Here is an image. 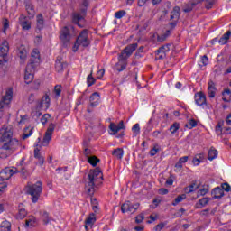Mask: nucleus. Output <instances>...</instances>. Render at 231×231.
<instances>
[{
	"instance_id": "34",
	"label": "nucleus",
	"mask_w": 231,
	"mask_h": 231,
	"mask_svg": "<svg viewBox=\"0 0 231 231\" xmlns=\"http://www.w3.org/2000/svg\"><path fill=\"white\" fill-rule=\"evenodd\" d=\"M231 32L227 31L219 40L218 43L223 46L228 42V40L230 39Z\"/></svg>"
},
{
	"instance_id": "22",
	"label": "nucleus",
	"mask_w": 231,
	"mask_h": 231,
	"mask_svg": "<svg viewBox=\"0 0 231 231\" xmlns=\"http://www.w3.org/2000/svg\"><path fill=\"white\" fill-rule=\"evenodd\" d=\"M50 96L48 94H45L42 97V100L37 104V108L38 109H42V107H45V109H48L50 107Z\"/></svg>"
},
{
	"instance_id": "5",
	"label": "nucleus",
	"mask_w": 231,
	"mask_h": 231,
	"mask_svg": "<svg viewBox=\"0 0 231 231\" xmlns=\"http://www.w3.org/2000/svg\"><path fill=\"white\" fill-rule=\"evenodd\" d=\"M12 98H14V89L9 88L5 91V95L2 97L0 101V111L3 109H8L10 104L12 103Z\"/></svg>"
},
{
	"instance_id": "26",
	"label": "nucleus",
	"mask_w": 231,
	"mask_h": 231,
	"mask_svg": "<svg viewBox=\"0 0 231 231\" xmlns=\"http://www.w3.org/2000/svg\"><path fill=\"white\" fill-rule=\"evenodd\" d=\"M90 106L92 107H97L100 104V94L98 92H94L90 97Z\"/></svg>"
},
{
	"instance_id": "6",
	"label": "nucleus",
	"mask_w": 231,
	"mask_h": 231,
	"mask_svg": "<svg viewBox=\"0 0 231 231\" xmlns=\"http://www.w3.org/2000/svg\"><path fill=\"white\" fill-rule=\"evenodd\" d=\"M14 136L12 126L4 125L0 128V142H8Z\"/></svg>"
},
{
	"instance_id": "18",
	"label": "nucleus",
	"mask_w": 231,
	"mask_h": 231,
	"mask_svg": "<svg viewBox=\"0 0 231 231\" xmlns=\"http://www.w3.org/2000/svg\"><path fill=\"white\" fill-rule=\"evenodd\" d=\"M136 48H138V43H132L126 46L123 51L121 52V55H125L126 59H129L131 55H133V52L136 51Z\"/></svg>"
},
{
	"instance_id": "28",
	"label": "nucleus",
	"mask_w": 231,
	"mask_h": 231,
	"mask_svg": "<svg viewBox=\"0 0 231 231\" xmlns=\"http://www.w3.org/2000/svg\"><path fill=\"white\" fill-rule=\"evenodd\" d=\"M211 194L214 199H219L225 196V191L223 189L217 187L212 190Z\"/></svg>"
},
{
	"instance_id": "62",
	"label": "nucleus",
	"mask_w": 231,
	"mask_h": 231,
	"mask_svg": "<svg viewBox=\"0 0 231 231\" xmlns=\"http://www.w3.org/2000/svg\"><path fill=\"white\" fill-rule=\"evenodd\" d=\"M162 133L163 134V131L162 130H156L152 133V136L153 138H160V135L162 134Z\"/></svg>"
},
{
	"instance_id": "13",
	"label": "nucleus",
	"mask_w": 231,
	"mask_h": 231,
	"mask_svg": "<svg viewBox=\"0 0 231 231\" xmlns=\"http://www.w3.org/2000/svg\"><path fill=\"white\" fill-rule=\"evenodd\" d=\"M16 170L12 168H5L0 171V181H6L11 179L13 175H14Z\"/></svg>"
},
{
	"instance_id": "16",
	"label": "nucleus",
	"mask_w": 231,
	"mask_h": 231,
	"mask_svg": "<svg viewBox=\"0 0 231 231\" xmlns=\"http://www.w3.org/2000/svg\"><path fill=\"white\" fill-rule=\"evenodd\" d=\"M35 73V69L31 66H27L25 69L24 80L25 84H32L33 82V75Z\"/></svg>"
},
{
	"instance_id": "31",
	"label": "nucleus",
	"mask_w": 231,
	"mask_h": 231,
	"mask_svg": "<svg viewBox=\"0 0 231 231\" xmlns=\"http://www.w3.org/2000/svg\"><path fill=\"white\" fill-rule=\"evenodd\" d=\"M36 26L38 30H42L44 28V17L42 14H38L36 16Z\"/></svg>"
},
{
	"instance_id": "57",
	"label": "nucleus",
	"mask_w": 231,
	"mask_h": 231,
	"mask_svg": "<svg viewBox=\"0 0 231 231\" xmlns=\"http://www.w3.org/2000/svg\"><path fill=\"white\" fill-rule=\"evenodd\" d=\"M10 24L8 20H5L3 23V32L4 33H6V29L9 28Z\"/></svg>"
},
{
	"instance_id": "60",
	"label": "nucleus",
	"mask_w": 231,
	"mask_h": 231,
	"mask_svg": "<svg viewBox=\"0 0 231 231\" xmlns=\"http://www.w3.org/2000/svg\"><path fill=\"white\" fill-rule=\"evenodd\" d=\"M222 190H226V192H230V184L223 183L222 184Z\"/></svg>"
},
{
	"instance_id": "48",
	"label": "nucleus",
	"mask_w": 231,
	"mask_h": 231,
	"mask_svg": "<svg viewBox=\"0 0 231 231\" xmlns=\"http://www.w3.org/2000/svg\"><path fill=\"white\" fill-rule=\"evenodd\" d=\"M194 190H198V185H196V183H192L189 186V188L186 189V192H188V194L194 192Z\"/></svg>"
},
{
	"instance_id": "45",
	"label": "nucleus",
	"mask_w": 231,
	"mask_h": 231,
	"mask_svg": "<svg viewBox=\"0 0 231 231\" xmlns=\"http://www.w3.org/2000/svg\"><path fill=\"white\" fill-rule=\"evenodd\" d=\"M42 220L43 221L44 225H48V223H50L51 219L48 212L43 211V213L42 214Z\"/></svg>"
},
{
	"instance_id": "2",
	"label": "nucleus",
	"mask_w": 231,
	"mask_h": 231,
	"mask_svg": "<svg viewBox=\"0 0 231 231\" xmlns=\"http://www.w3.org/2000/svg\"><path fill=\"white\" fill-rule=\"evenodd\" d=\"M26 193L31 196L32 203H37L42 194V182L37 181L35 184H29L26 186Z\"/></svg>"
},
{
	"instance_id": "23",
	"label": "nucleus",
	"mask_w": 231,
	"mask_h": 231,
	"mask_svg": "<svg viewBox=\"0 0 231 231\" xmlns=\"http://www.w3.org/2000/svg\"><path fill=\"white\" fill-rule=\"evenodd\" d=\"M195 102L197 106H205L207 104V96L203 92H198L195 94Z\"/></svg>"
},
{
	"instance_id": "21",
	"label": "nucleus",
	"mask_w": 231,
	"mask_h": 231,
	"mask_svg": "<svg viewBox=\"0 0 231 231\" xmlns=\"http://www.w3.org/2000/svg\"><path fill=\"white\" fill-rule=\"evenodd\" d=\"M68 64L64 62V59L62 57L58 56L56 59V63H55V69L58 73H60L64 70V68H66Z\"/></svg>"
},
{
	"instance_id": "35",
	"label": "nucleus",
	"mask_w": 231,
	"mask_h": 231,
	"mask_svg": "<svg viewBox=\"0 0 231 231\" xmlns=\"http://www.w3.org/2000/svg\"><path fill=\"white\" fill-rule=\"evenodd\" d=\"M217 150H216V148L214 147H211L208 152V160H209L210 162H212V160H216V158H217Z\"/></svg>"
},
{
	"instance_id": "42",
	"label": "nucleus",
	"mask_w": 231,
	"mask_h": 231,
	"mask_svg": "<svg viewBox=\"0 0 231 231\" xmlns=\"http://www.w3.org/2000/svg\"><path fill=\"white\" fill-rule=\"evenodd\" d=\"M96 80L95 78H93V70L90 72V74L87 78V84L89 87L93 86L95 84Z\"/></svg>"
},
{
	"instance_id": "54",
	"label": "nucleus",
	"mask_w": 231,
	"mask_h": 231,
	"mask_svg": "<svg viewBox=\"0 0 231 231\" xmlns=\"http://www.w3.org/2000/svg\"><path fill=\"white\" fill-rule=\"evenodd\" d=\"M48 119H50V114H44L42 118H41V122L42 124L44 125V124L48 123Z\"/></svg>"
},
{
	"instance_id": "52",
	"label": "nucleus",
	"mask_w": 231,
	"mask_h": 231,
	"mask_svg": "<svg viewBox=\"0 0 231 231\" xmlns=\"http://www.w3.org/2000/svg\"><path fill=\"white\" fill-rule=\"evenodd\" d=\"M216 1L217 0H206V8L208 10H210V8H212V6H214V5H216Z\"/></svg>"
},
{
	"instance_id": "29",
	"label": "nucleus",
	"mask_w": 231,
	"mask_h": 231,
	"mask_svg": "<svg viewBox=\"0 0 231 231\" xmlns=\"http://www.w3.org/2000/svg\"><path fill=\"white\" fill-rule=\"evenodd\" d=\"M95 221H97V218L95 217V214L90 215L86 220H85V229L88 230V226H93L95 225Z\"/></svg>"
},
{
	"instance_id": "3",
	"label": "nucleus",
	"mask_w": 231,
	"mask_h": 231,
	"mask_svg": "<svg viewBox=\"0 0 231 231\" xmlns=\"http://www.w3.org/2000/svg\"><path fill=\"white\" fill-rule=\"evenodd\" d=\"M77 35V32H75V27L71 25L64 26L60 31V40L63 44H69L72 37Z\"/></svg>"
},
{
	"instance_id": "61",
	"label": "nucleus",
	"mask_w": 231,
	"mask_h": 231,
	"mask_svg": "<svg viewBox=\"0 0 231 231\" xmlns=\"http://www.w3.org/2000/svg\"><path fill=\"white\" fill-rule=\"evenodd\" d=\"M61 89H60V86L57 85L55 86L54 88V93L57 97L60 96V93H61Z\"/></svg>"
},
{
	"instance_id": "25",
	"label": "nucleus",
	"mask_w": 231,
	"mask_h": 231,
	"mask_svg": "<svg viewBox=\"0 0 231 231\" xmlns=\"http://www.w3.org/2000/svg\"><path fill=\"white\" fill-rule=\"evenodd\" d=\"M216 91H217V88H216V83L209 80L208 83V96L209 98H214L216 97Z\"/></svg>"
},
{
	"instance_id": "17",
	"label": "nucleus",
	"mask_w": 231,
	"mask_h": 231,
	"mask_svg": "<svg viewBox=\"0 0 231 231\" xmlns=\"http://www.w3.org/2000/svg\"><path fill=\"white\" fill-rule=\"evenodd\" d=\"M39 225V220L33 215H30L25 219L24 228H35Z\"/></svg>"
},
{
	"instance_id": "11",
	"label": "nucleus",
	"mask_w": 231,
	"mask_h": 231,
	"mask_svg": "<svg viewBox=\"0 0 231 231\" xmlns=\"http://www.w3.org/2000/svg\"><path fill=\"white\" fill-rule=\"evenodd\" d=\"M54 131H55V125L51 123L50 124L47 131L45 132V135L42 143V145H43V147H48V145L50 144V141L51 140V134H53Z\"/></svg>"
},
{
	"instance_id": "58",
	"label": "nucleus",
	"mask_w": 231,
	"mask_h": 231,
	"mask_svg": "<svg viewBox=\"0 0 231 231\" xmlns=\"http://www.w3.org/2000/svg\"><path fill=\"white\" fill-rule=\"evenodd\" d=\"M143 219H144L143 214H140L135 217V223L140 224L142 223V221H143Z\"/></svg>"
},
{
	"instance_id": "59",
	"label": "nucleus",
	"mask_w": 231,
	"mask_h": 231,
	"mask_svg": "<svg viewBox=\"0 0 231 231\" xmlns=\"http://www.w3.org/2000/svg\"><path fill=\"white\" fill-rule=\"evenodd\" d=\"M29 104H33L35 102V94L32 93L28 97Z\"/></svg>"
},
{
	"instance_id": "44",
	"label": "nucleus",
	"mask_w": 231,
	"mask_h": 231,
	"mask_svg": "<svg viewBox=\"0 0 231 231\" xmlns=\"http://www.w3.org/2000/svg\"><path fill=\"white\" fill-rule=\"evenodd\" d=\"M180 129V123H173L170 127V132L174 134Z\"/></svg>"
},
{
	"instance_id": "4",
	"label": "nucleus",
	"mask_w": 231,
	"mask_h": 231,
	"mask_svg": "<svg viewBox=\"0 0 231 231\" xmlns=\"http://www.w3.org/2000/svg\"><path fill=\"white\" fill-rule=\"evenodd\" d=\"M88 45H89V38H88V30H83L76 40V42L73 47V51H77L79 46H83V48H87V46Z\"/></svg>"
},
{
	"instance_id": "47",
	"label": "nucleus",
	"mask_w": 231,
	"mask_h": 231,
	"mask_svg": "<svg viewBox=\"0 0 231 231\" xmlns=\"http://www.w3.org/2000/svg\"><path fill=\"white\" fill-rule=\"evenodd\" d=\"M196 125H198V122H196V120L194 119H190L189 123L186 125V127H188V129H194Z\"/></svg>"
},
{
	"instance_id": "9",
	"label": "nucleus",
	"mask_w": 231,
	"mask_h": 231,
	"mask_svg": "<svg viewBox=\"0 0 231 231\" xmlns=\"http://www.w3.org/2000/svg\"><path fill=\"white\" fill-rule=\"evenodd\" d=\"M139 207H140V204L138 203L133 204L131 203V201H125L121 206V212L123 214H125V212H130L131 214H134V212L138 210Z\"/></svg>"
},
{
	"instance_id": "12",
	"label": "nucleus",
	"mask_w": 231,
	"mask_h": 231,
	"mask_svg": "<svg viewBox=\"0 0 231 231\" xmlns=\"http://www.w3.org/2000/svg\"><path fill=\"white\" fill-rule=\"evenodd\" d=\"M6 142L7 143H4L2 146V149H5V151H15V149H19V140L16 138L12 139L11 137V139Z\"/></svg>"
},
{
	"instance_id": "15",
	"label": "nucleus",
	"mask_w": 231,
	"mask_h": 231,
	"mask_svg": "<svg viewBox=\"0 0 231 231\" xmlns=\"http://www.w3.org/2000/svg\"><path fill=\"white\" fill-rule=\"evenodd\" d=\"M127 59L129 58L125 57V55L119 54L118 62L116 64V69L118 71H124V69L127 68Z\"/></svg>"
},
{
	"instance_id": "41",
	"label": "nucleus",
	"mask_w": 231,
	"mask_h": 231,
	"mask_svg": "<svg viewBox=\"0 0 231 231\" xmlns=\"http://www.w3.org/2000/svg\"><path fill=\"white\" fill-rule=\"evenodd\" d=\"M185 198H187V196L185 194L182 195H179L174 201L171 203V205L173 207H176V205H179V203H181V201H183V199H185Z\"/></svg>"
},
{
	"instance_id": "64",
	"label": "nucleus",
	"mask_w": 231,
	"mask_h": 231,
	"mask_svg": "<svg viewBox=\"0 0 231 231\" xmlns=\"http://www.w3.org/2000/svg\"><path fill=\"white\" fill-rule=\"evenodd\" d=\"M201 61L203 66H207V64H208V57H207V55H204L201 59Z\"/></svg>"
},
{
	"instance_id": "53",
	"label": "nucleus",
	"mask_w": 231,
	"mask_h": 231,
	"mask_svg": "<svg viewBox=\"0 0 231 231\" xmlns=\"http://www.w3.org/2000/svg\"><path fill=\"white\" fill-rule=\"evenodd\" d=\"M132 131L133 133L136 135V134H140V124H135L133 127H132Z\"/></svg>"
},
{
	"instance_id": "39",
	"label": "nucleus",
	"mask_w": 231,
	"mask_h": 231,
	"mask_svg": "<svg viewBox=\"0 0 231 231\" xmlns=\"http://www.w3.org/2000/svg\"><path fill=\"white\" fill-rule=\"evenodd\" d=\"M204 0H193L190 3V7L188 8H184V12L189 13V12H192V8H194V6H196V5H199V3H203Z\"/></svg>"
},
{
	"instance_id": "51",
	"label": "nucleus",
	"mask_w": 231,
	"mask_h": 231,
	"mask_svg": "<svg viewBox=\"0 0 231 231\" xmlns=\"http://www.w3.org/2000/svg\"><path fill=\"white\" fill-rule=\"evenodd\" d=\"M125 14H127L125 10L117 11L115 14L116 19H122V17H125Z\"/></svg>"
},
{
	"instance_id": "50",
	"label": "nucleus",
	"mask_w": 231,
	"mask_h": 231,
	"mask_svg": "<svg viewBox=\"0 0 231 231\" xmlns=\"http://www.w3.org/2000/svg\"><path fill=\"white\" fill-rule=\"evenodd\" d=\"M109 129H110V131H112L113 134H116V133H118V131H120L118 129V126L115 123L110 124Z\"/></svg>"
},
{
	"instance_id": "40",
	"label": "nucleus",
	"mask_w": 231,
	"mask_h": 231,
	"mask_svg": "<svg viewBox=\"0 0 231 231\" xmlns=\"http://www.w3.org/2000/svg\"><path fill=\"white\" fill-rule=\"evenodd\" d=\"M155 55H156L155 57L156 60H163V59L167 57V53L159 50L156 51Z\"/></svg>"
},
{
	"instance_id": "27",
	"label": "nucleus",
	"mask_w": 231,
	"mask_h": 231,
	"mask_svg": "<svg viewBox=\"0 0 231 231\" xmlns=\"http://www.w3.org/2000/svg\"><path fill=\"white\" fill-rule=\"evenodd\" d=\"M25 9L30 19H33V17H35V6H33V4H32V2H26Z\"/></svg>"
},
{
	"instance_id": "30",
	"label": "nucleus",
	"mask_w": 231,
	"mask_h": 231,
	"mask_svg": "<svg viewBox=\"0 0 231 231\" xmlns=\"http://www.w3.org/2000/svg\"><path fill=\"white\" fill-rule=\"evenodd\" d=\"M208 201H210V199H208V198H203V199H199L195 204V208H203V207H207V205H208Z\"/></svg>"
},
{
	"instance_id": "7",
	"label": "nucleus",
	"mask_w": 231,
	"mask_h": 231,
	"mask_svg": "<svg viewBox=\"0 0 231 231\" xmlns=\"http://www.w3.org/2000/svg\"><path fill=\"white\" fill-rule=\"evenodd\" d=\"M8 51H10L8 42L4 41L0 47V66L3 65L4 62H8Z\"/></svg>"
},
{
	"instance_id": "8",
	"label": "nucleus",
	"mask_w": 231,
	"mask_h": 231,
	"mask_svg": "<svg viewBox=\"0 0 231 231\" xmlns=\"http://www.w3.org/2000/svg\"><path fill=\"white\" fill-rule=\"evenodd\" d=\"M40 62H41V54H39L38 49H34L31 54V59L29 60V63L27 64V66H30L31 68H34L36 69Z\"/></svg>"
},
{
	"instance_id": "63",
	"label": "nucleus",
	"mask_w": 231,
	"mask_h": 231,
	"mask_svg": "<svg viewBox=\"0 0 231 231\" xmlns=\"http://www.w3.org/2000/svg\"><path fill=\"white\" fill-rule=\"evenodd\" d=\"M208 189H199V191H198V194H199V196H205L206 194H208Z\"/></svg>"
},
{
	"instance_id": "14",
	"label": "nucleus",
	"mask_w": 231,
	"mask_h": 231,
	"mask_svg": "<svg viewBox=\"0 0 231 231\" xmlns=\"http://www.w3.org/2000/svg\"><path fill=\"white\" fill-rule=\"evenodd\" d=\"M180 7L175 6L171 13V21L172 22L170 23V25L171 26V28L176 27V24L180 20Z\"/></svg>"
},
{
	"instance_id": "20",
	"label": "nucleus",
	"mask_w": 231,
	"mask_h": 231,
	"mask_svg": "<svg viewBox=\"0 0 231 231\" xmlns=\"http://www.w3.org/2000/svg\"><path fill=\"white\" fill-rule=\"evenodd\" d=\"M19 23L23 30H30L32 28V23L28 20V17L24 14H21L19 17Z\"/></svg>"
},
{
	"instance_id": "10",
	"label": "nucleus",
	"mask_w": 231,
	"mask_h": 231,
	"mask_svg": "<svg viewBox=\"0 0 231 231\" xmlns=\"http://www.w3.org/2000/svg\"><path fill=\"white\" fill-rule=\"evenodd\" d=\"M87 12H88V9L82 8L80 10V13L74 14L72 15V23H74V24H78L79 28H84V26L80 24V21H84Z\"/></svg>"
},
{
	"instance_id": "46",
	"label": "nucleus",
	"mask_w": 231,
	"mask_h": 231,
	"mask_svg": "<svg viewBox=\"0 0 231 231\" xmlns=\"http://www.w3.org/2000/svg\"><path fill=\"white\" fill-rule=\"evenodd\" d=\"M167 226V222H161L157 226H154L153 230L154 231H162L165 226Z\"/></svg>"
},
{
	"instance_id": "1",
	"label": "nucleus",
	"mask_w": 231,
	"mask_h": 231,
	"mask_svg": "<svg viewBox=\"0 0 231 231\" xmlns=\"http://www.w3.org/2000/svg\"><path fill=\"white\" fill-rule=\"evenodd\" d=\"M88 181L87 190L89 196L95 194V189H98L102 185L103 174L100 170L96 169L88 173Z\"/></svg>"
},
{
	"instance_id": "32",
	"label": "nucleus",
	"mask_w": 231,
	"mask_h": 231,
	"mask_svg": "<svg viewBox=\"0 0 231 231\" xmlns=\"http://www.w3.org/2000/svg\"><path fill=\"white\" fill-rule=\"evenodd\" d=\"M112 156L117 160H122V158H124V150L122 148L113 150Z\"/></svg>"
},
{
	"instance_id": "24",
	"label": "nucleus",
	"mask_w": 231,
	"mask_h": 231,
	"mask_svg": "<svg viewBox=\"0 0 231 231\" xmlns=\"http://www.w3.org/2000/svg\"><path fill=\"white\" fill-rule=\"evenodd\" d=\"M17 56L21 60L22 63L25 62L26 58L28 57V51H26V48L24 47V45H21L18 48Z\"/></svg>"
},
{
	"instance_id": "38",
	"label": "nucleus",
	"mask_w": 231,
	"mask_h": 231,
	"mask_svg": "<svg viewBox=\"0 0 231 231\" xmlns=\"http://www.w3.org/2000/svg\"><path fill=\"white\" fill-rule=\"evenodd\" d=\"M222 100H224V102H230V100H231V91H230V89L227 88L223 92Z\"/></svg>"
},
{
	"instance_id": "55",
	"label": "nucleus",
	"mask_w": 231,
	"mask_h": 231,
	"mask_svg": "<svg viewBox=\"0 0 231 231\" xmlns=\"http://www.w3.org/2000/svg\"><path fill=\"white\" fill-rule=\"evenodd\" d=\"M170 50L169 45H163L158 49L159 51H162L163 53H169Z\"/></svg>"
},
{
	"instance_id": "36",
	"label": "nucleus",
	"mask_w": 231,
	"mask_h": 231,
	"mask_svg": "<svg viewBox=\"0 0 231 231\" xmlns=\"http://www.w3.org/2000/svg\"><path fill=\"white\" fill-rule=\"evenodd\" d=\"M0 228L2 231H10L12 230V223L8 220H4L0 225Z\"/></svg>"
},
{
	"instance_id": "33",
	"label": "nucleus",
	"mask_w": 231,
	"mask_h": 231,
	"mask_svg": "<svg viewBox=\"0 0 231 231\" xmlns=\"http://www.w3.org/2000/svg\"><path fill=\"white\" fill-rule=\"evenodd\" d=\"M28 216V211L24 208L19 206L18 213L16 214V219H24Z\"/></svg>"
},
{
	"instance_id": "43",
	"label": "nucleus",
	"mask_w": 231,
	"mask_h": 231,
	"mask_svg": "<svg viewBox=\"0 0 231 231\" xmlns=\"http://www.w3.org/2000/svg\"><path fill=\"white\" fill-rule=\"evenodd\" d=\"M98 162H100V160H98L97 156L88 157V163H90V165H92L93 167H97Z\"/></svg>"
},
{
	"instance_id": "37",
	"label": "nucleus",
	"mask_w": 231,
	"mask_h": 231,
	"mask_svg": "<svg viewBox=\"0 0 231 231\" xmlns=\"http://www.w3.org/2000/svg\"><path fill=\"white\" fill-rule=\"evenodd\" d=\"M33 134V128L27 127L24 129V132L22 135L23 140H26V138H30Z\"/></svg>"
},
{
	"instance_id": "19",
	"label": "nucleus",
	"mask_w": 231,
	"mask_h": 231,
	"mask_svg": "<svg viewBox=\"0 0 231 231\" xmlns=\"http://www.w3.org/2000/svg\"><path fill=\"white\" fill-rule=\"evenodd\" d=\"M34 147V158L38 160L39 165H44V156H42V153H41L42 145L35 144Z\"/></svg>"
},
{
	"instance_id": "49",
	"label": "nucleus",
	"mask_w": 231,
	"mask_h": 231,
	"mask_svg": "<svg viewBox=\"0 0 231 231\" xmlns=\"http://www.w3.org/2000/svg\"><path fill=\"white\" fill-rule=\"evenodd\" d=\"M6 189H8V184L6 182L0 184V196H3V194L6 192Z\"/></svg>"
},
{
	"instance_id": "56",
	"label": "nucleus",
	"mask_w": 231,
	"mask_h": 231,
	"mask_svg": "<svg viewBox=\"0 0 231 231\" xmlns=\"http://www.w3.org/2000/svg\"><path fill=\"white\" fill-rule=\"evenodd\" d=\"M159 152H160V149L154 146L152 149L150 150V155L156 156V154H158Z\"/></svg>"
}]
</instances>
